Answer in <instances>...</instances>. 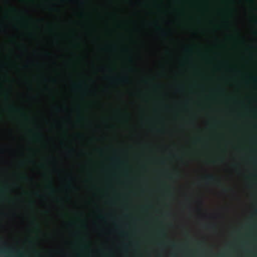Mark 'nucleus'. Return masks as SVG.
<instances>
[{"instance_id":"obj_1","label":"nucleus","mask_w":257,"mask_h":257,"mask_svg":"<svg viewBox=\"0 0 257 257\" xmlns=\"http://www.w3.org/2000/svg\"><path fill=\"white\" fill-rule=\"evenodd\" d=\"M206 180L208 182H212L215 180V177L212 175H209L206 177Z\"/></svg>"},{"instance_id":"obj_2","label":"nucleus","mask_w":257,"mask_h":257,"mask_svg":"<svg viewBox=\"0 0 257 257\" xmlns=\"http://www.w3.org/2000/svg\"><path fill=\"white\" fill-rule=\"evenodd\" d=\"M1 252L3 254H8L11 255L12 253L14 252V251L12 249H10V250L4 249V250H2Z\"/></svg>"},{"instance_id":"obj_3","label":"nucleus","mask_w":257,"mask_h":257,"mask_svg":"<svg viewBox=\"0 0 257 257\" xmlns=\"http://www.w3.org/2000/svg\"><path fill=\"white\" fill-rule=\"evenodd\" d=\"M17 253H18L17 257H23L24 256V254L22 252L18 251Z\"/></svg>"},{"instance_id":"obj_4","label":"nucleus","mask_w":257,"mask_h":257,"mask_svg":"<svg viewBox=\"0 0 257 257\" xmlns=\"http://www.w3.org/2000/svg\"><path fill=\"white\" fill-rule=\"evenodd\" d=\"M121 81H122V82H127V79L125 78V79H121Z\"/></svg>"},{"instance_id":"obj_5","label":"nucleus","mask_w":257,"mask_h":257,"mask_svg":"<svg viewBox=\"0 0 257 257\" xmlns=\"http://www.w3.org/2000/svg\"><path fill=\"white\" fill-rule=\"evenodd\" d=\"M208 227H214V225H209Z\"/></svg>"},{"instance_id":"obj_6","label":"nucleus","mask_w":257,"mask_h":257,"mask_svg":"<svg viewBox=\"0 0 257 257\" xmlns=\"http://www.w3.org/2000/svg\"><path fill=\"white\" fill-rule=\"evenodd\" d=\"M2 191V189L0 188V192Z\"/></svg>"},{"instance_id":"obj_7","label":"nucleus","mask_w":257,"mask_h":257,"mask_svg":"<svg viewBox=\"0 0 257 257\" xmlns=\"http://www.w3.org/2000/svg\"><path fill=\"white\" fill-rule=\"evenodd\" d=\"M253 80H256V78H253Z\"/></svg>"}]
</instances>
